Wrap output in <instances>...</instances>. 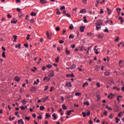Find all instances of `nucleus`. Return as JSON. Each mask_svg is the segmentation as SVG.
<instances>
[{
  "label": "nucleus",
  "instance_id": "nucleus-1",
  "mask_svg": "<svg viewBox=\"0 0 124 124\" xmlns=\"http://www.w3.org/2000/svg\"><path fill=\"white\" fill-rule=\"evenodd\" d=\"M54 76H55V72H54L53 71H52L48 75V77H49V78L48 79L47 82H49L50 81V78H51V77H54Z\"/></svg>",
  "mask_w": 124,
  "mask_h": 124
},
{
  "label": "nucleus",
  "instance_id": "nucleus-2",
  "mask_svg": "<svg viewBox=\"0 0 124 124\" xmlns=\"http://www.w3.org/2000/svg\"><path fill=\"white\" fill-rule=\"evenodd\" d=\"M103 22H102V20L99 19L97 20L96 23H95L96 26H101L102 25Z\"/></svg>",
  "mask_w": 124,
  "mask_h": 124
},
{
  "label": "nucleus",
  "instance_id": "nucleus-3",
  "mask_svg": "<svg viewBox=\"0 0 124 124\" xmlns=\"http://www.w3.org/2000/svg\"><path fill=\"white\" fill-rule=\"evenodd\" d=\"M96 48H97V46H95L94 48V51L95 54H96V55H98L99 54V52H98V49H97Z\"/></svg>",
  "mask_w": 124,
  "mask_h": 124
},
{
  "label": "nucleus",
  "instance_id": "nucleus-4",
  "mask_svg": "<svg viewBox=\"0 0 124 124\" xmlns=\"http://www.w3.org/2000/svg\"><path fill=\"white\" fill-rule=\"evenodd\" d=\"M65 87H68V88H71L72 85H71V82H67L65 84Z\"/></svg>",
  "mask_w": 124,
  "mask_h": 124
},
{
  "label": "nucleus",
  "instance_id": "nucleus-5",
  "mask_svg": "<svg viewBox=\"0 0 124 124\" xmlns=\"http://www.w3.org/2000/svg\"><path fill=\"white\" fill-rule=\"evenodd\" d=\"M20 80L21 78H20V77L18 76H16L15 77V81H16V82H20Z\"/></svg>",
  "mask_w": 124,
  "mask_h": 124
},
{
  "label": "nucleus",
  "instance_id": "nucleus-6",
  "mask_svg": "<svg viewBox=\"0 0 124 124\" xmlns=\"http://www.w3.org/2000/svg\"><path fill=\"white\" fill-rule=\"evenodd\" d=\"M79 13H81L82 14H85L87 13V11H86V9H82L80 10Z\"/></svg>",
  "mask_w": 124,
  "mask_h": 124
},
{
  "label": "nucleus",
  "instance_id": "nucleus-7",
  "mask_svg": "<svg viewBox=\"0 0 124 124\" xmlns=\"http://www.w3.org/2000/svg\"><path fill=\"white\" fill-rule=\"evenodd\" d=\"M111 75V73L109 71H106L104 73L105 76H109Z\"/></svg>",
  "mask_w": 124,
  "mask_h": 124
},
{
  "label": "nucleus",
  "instance_id": "nucleus-8",
  "mask_svg": "<svg viewBox=\"0 0 124 124\" xmlns=\"http://www.w3.org/2000/svg\"><path fill=\"white\" fill-rule=\"evenodd\" d=\"M47 99H49V96H46V99L44 98H42L41 100H42L43 102H45V101H46V100Z\"/></svg>",
  "mask_w": 124,
  "mask_h": 124
},
{
  "label": "nucleus",
  "instance_id": "nucleus-9",
  "mask_svg": "<svg viewBox=\"0 0 124 124\" xmlns=\"http://www.w3.org/2000/svg\"><path fill=\"white\" fill-rule=\"evenodd\" d=\"M107 10L108 11V15H111V14H112V11L110 9H109V8H107Z\"/></svg>",
  "mask_w": 124,
  "mask_h": 124
},
{
  "label": "nucleus",
  "instance_id": "nucleus-10",
  "mask_svg": "<svg viewBox=\"0 0 124 124\" xmlns=\"http://www.w3.org/2000/svg\"><path fill=\"white\" fill-rule=\"evenodd\" d=\"M11 23L12 24H16L17 23V19H16V18H13L12 20Z\"/></svg>",
  "mask_w": 124,
  "mask_h": 124
},
{
  "label": "nucleus",
  "instance_id": "nucleus-11",
  "mask_svg": "<svg viewBox=\"0 0 124 124\" xmlns=\"http://www.w3.org/2000/svg\"><path fill=\"white\" fill-rule=\"evenodd\" d=\"M79 30L81 32H84V31L85 30V26H81Z\"/></svg>",
  "mask_w": 124,
  "mask_h": 124
},
{
  "label": "nucleus",
  "instance_id": "nucleus-12",
  "mask_svg": "<svg viewBox=\"0 0 124 124\" xmlns=\"http://www.w3.org/2000/svg\"><path fill=\"white\" fill-rule=\"evenodd\" d=\"M65 53L67 55H69V54H70V51L68 50V48H65Z\"/></svg>",
  "mask_w": 124,
  "mask_h": 124
},
{
  "label": "nucleus",
  "instance_id": "nucleus-13",
  "mask_svg": "<svg viewBox=\"0 0 124 124\" xmlns=\"http://www.w3.org/2000/svg\"><path fill=\"white\" fill-rule=\"evenodd\" d=\"M76 68V65L75 64L73 63L72 65L71 66V69H75Z\"/></svg>",
  "mask_w": 124,
  "mask_h": 124
},
{
  "label": "nucleus",
  "instance_id": "nucleus-14",
  "mask_svg": "<svg viewBox=\"0 0 124 124\" xmlns=\"http://www.w3.org/2000/svg\"><path fill=\"white\" fill-rule=\"evenodd\" d=\"M108 98H113L114 97V94L112 93H109V95L108 96Z\"/></svg>",
  "mask_w": 124,
  "mask_h": 124
},
{
  "label": "nucleus",
  "instance_id": "nucleus-15",
  "mask_svg": "<svg viewBox=\"0 0 124 124\" xmlns=\"http://www.w3.org/2000/svg\"><path fill=\"white\" fill-rule=\"evenodd\" d=\"M73 111V110H68L67 111V112L66 113V115H68V116H70V115H71V113Z\"/></svg>",
  "mask_w": 124,
  "mask_h": 124
},
{
  "label": "nucleus",
  "instance_id": "nucleus-16",
  "mask_svg": "<svg viewBox=\"0 0 124 124\" xmlns=\"http://www.w3.org/2000/svg\"><path fill=\"white\" fill-rule=\"evenodd\" d=\"M62 108L63 110H66V109H67V107L65 106V104H63L62 105Z\"/></svg>",
  "mask_w": 124,
  "mask_h": 124
},
{
  "label": "nucleus",
  "instance_id": "nucleus-17",
  "mask_svg": "<svg viewBox=\"0 0 124 124\" xmlns=\"http://www.w3.org/2000/svg\"><path fill=\"white\" fill-rule=\"evenodd\" d=\"M84 105H87V106H89L90 105V102L88 101L84 102L83 103Z\"/></svg>",
  "mask_w": 124,
  "mask_h": 124
},
{
  "label": "nucleus",
  "instance_id": "nucleus-18",
  "mask_svg": "<svg viewBox=\"0 0 124 124\" xmlns=\"http://www.w3.org/2000/svg\"><path fill=\"white\" fill-rule=\"evenodd\" d=\"M52 117H53V120H57V115H56V113H53L52 114Z\"/></svg>",
  "mask_w": 124,
  "mask_h": 124
},
{
  "label": "nucleus",
  "instance_id": "nucleus-19",
  "mask_svg": "<svg viewBox=\"0 0 124 124\" xmlns=\"http://www.w3.org/2000/svg\"><path fill=\"white\" fill-rule=\"evenodd\" d=\"M44 109H45V107H44V106H41L40 107V109L41 110V111H42V110H44Z\"/></svg>",
  "mask_w": 124,
  "mask_h": 124
},
{
  "label": "nucleus",
  "instance_id": "nucleus-20",
  "mask_svg": "<svg viewBox=\"0 0 124 124\" xmlns=\"http://www.w3.org/2000/svg\"><path fill=\"white\" fill-rule=\"evenodd\" d=\"M69 38H70V39L74 38V35L71 34H70Z\"/></svg>",
  "mask_w": 124,
  "mask_h": 124
},
{
  "label": "nucleus",
  "instance_id": "nucleus-21",
  "mask_svg": "<svg viewBox=\"0 0 124 124\" xmlns=\"http://www.w3.org/2000/svg\"><path fill=\"white\" fill-rule=\"evenodd\" d=\"M82 94L81 93H79L78 92L75 93L76 96H80Z\"/></svg>",
  "mask_w": 124,
  "mask_h": 124
},
{
  "label": "nucleus",
  "instance_id": "nucleus-22",
  "mask_svg": "<svg viewBox=\"0 0 124 124\" xmlns=\"http://www.w3.org/2000/svg\"><path fill=\"white\" fill-rule=\"evenodd\" d=\"M22 103H23V104H27V101L26 100V99H24L22 100Z\"/></svg>",
  "mask_w": 124,
  "mask_h": 124
},
{
  "label": "nucleus",
  "instance_id": "nucleus-23",
  "mask_svg": "<svg viewBox=\"0 0 124 124\" xmlns=\"http://www.w3.org/2000/svg\"><path fill=\"white\" fill-rule=\"evenodd\" d=\"M115 121H116V124H119V121H120V120L118 117H116L115 118Z\"/></svg>",
  "mask_w": 124,
  "mask_h": 124
},
{
  "label": "nucleus",
  "instance_id": "nucleus-24",
  "mask_svg": "<svg viewBox=\"0 0 124 124\" xmlns=\"http://www.w3.org/2000/svg\"><path fill=\"white\" fill-rule=\"evenodd\" d=\"M74 28V27L73 26V24H71L69 27V29H70V30H73Z\"/></svg>",
  "mask_w": 124,
  "mask_h": 124
},
{
  "label": "nucleus",
  "instance_id": "nucleus-25",
  "mask_svg": "<svg viewBox=\"0 0 124 124\" xmlns=\"http://www.w3.org/2000/svg\"><path fill=\"white\" fill-rule=\"evenodd\" d=\"M121 45H122V46H124V42H120L118 45V46L120 47L121 46Z\"/></svg>",
  "mask_w": 124,
  "mask_h": 124
},
{
  "label": "nucleus",
  "instance_id": "nucleus-26",
  "mask_svg": "<svg viewBox=\"0 0 124 124\" xmlns=\"http://www.w3.org/2000/svg\"><path fill=\"white\" fill-rule=\"evenodd\" d=\"M85 86H89V83L88 82H86L85 83H84L82 85V87L84 88Z\"/></svg>",
  "mask_w": 124,
  "mask_h": 124
},
{
  "label": "nucleus",
  "instance_id": "nucleus-27",
  "mask_svg": "<svg viewBox=\"0 0 124 124\" xmlns=\"http://www.w3.org/2000/svg\"><path fill=\"white\" fill-rule=\"evenodd\" d=\"M2 58H6V56H5V52H3L2 53Z\"/></svg>",
  "mask_w": 124,
  "mask_h": 124
},
{
  "label": "nucleus",
  "instance_id": "nucleus-28",
  "mask_svg": "<svg viewBox=\"0 0 124 124\" xmlns=\"http://www.w3.org/2000/svg\"><path fill=\"white\" fill-rule=\"evenodd\" d=\"M96 97L98 100H100V98H101V96H100V95L98 94L97 95Z\"/></svg>",
  "mask_w": 124,
  "mask_h": 124
},
{
  "label": "nucleus",
  "instance_id": "nucleus-29",
  "mask_svg": "<svg viewBox=\"0 0 124 124\" xmlns=\"http://www.w3.org/2000/svg\"><path fill=\"white\" fill-rule=\"evenodd\" d=\"M46 35L48 39H51V36H50L49 33H48V31L46 32Z\"/></svg>",
  "mask_w": 124,
  "mask_h": 124
},
{
  "label": "nucleus",
  "instance_id": "nucleus-30",
  "mask_svg": "<svg viewBox=\"0 0 124 124\" xmlns=\"http://www.w3.org/2000/svg\"><path fill=\"white\" fill-rule=\"evenodd\" d=\"M31 16H36V14L35 13H33V12H32L31 14Z\"/></svg>",
  "mask_w": 124,
  "mask_h": 124
},
{
  "label": "nucleus",
  "instance_id": "nucleus-31",
  "mask_svg": "<svg viewBox=\"0 0 124 124\" xmlns=\"http://www.w3.org/2000/svg\"><path fill=\"white\" fill-rule=\"evenodd\" d=\"M106 109H108V110H112V108H111L110 107H109V106H106Z\"/></svg>",
  "mask_w": 124,
  "mask_h": 124
},
{
  "label": "nucleus",
  "instance_id": "nucleus-32",
  "mask_svg": "<svg viewBox=\"0 0 124 124\" xmlns=\"http://www.w3.org/2000/svg\"><path fill=\"white\" fill-rule=\"evenodd\" d=\"M46 118H48V117L49 118H51V115H50V114H49V113H46Z\"/></svg>",
  "mask_w": 124,
  "mask_h": 124
},
{
  "label": "nucleus",
  "instance_id": "nucleus-33",
  "mask_svg": "<svg viewBox=\"0 0 124 124\" xmlns=\"http://www.w3.org/2000/svg\"><path fill=\"white\" fill-rule=\"evenodd\" d=\"M79 51L83 52L84 51V46L80 47Z\"/></svg>",
  "mask_w": 124,
  "mask_h": 124
},
{
  "label": "nucleus",
  "instance_id": "nucleus-34",
  "mask_svg": "<svg viewBox=\"0 0 124 124\" xmlns=\"http://www.w3.org/2000/svg\"><path fill=\"white\" fill-rule=\"evenodd\" d=\"M16 48H21V44L16 46Z\"/></svg>",
  "mask_w": 124,
  "mask_h": 124
},
{
  "label": "nucleus",
  "instance_id": "nucleus-35",
  "mask_svg": "<svg viewBox=\"0 0 124 124\" xmlns=\"http://www.w3.org/2000/svg\"><path fill=\"white\" fill-rule=\"evenodd\" d=\"M59 60H60V57H57L55 59L56 62H59Z\"/></svg>",
  "mask_w": 124,
  "mask_h": 124
},
{
  "label": "nucleus",
  "instance_id": "nucleus-36",
  "mask_svg": "<svg viewBox=\"0 0 124 124\" xmlns=\"http://www.w3.org/2000/svg\"><path fill=\"white\" fill-rule=\"evenodd\" d=\"M14 119H15V117H13L12 118H11V116L9 117L10 121H13V120H14Z\"/></svg>",
  "mask_w": 124,
  "mask_h": 124
},
{
  "label": "nucleus",
  "instance_id": "nucleus-37",
  "mask_svg": "<svg viewBox=\"0 0 124 124\" xmlns=\"http://www.w3.org/2000/svg\"><path fill=\"white\" fill-rule=\"evenodd\" d=\"M82 115H83L84 118H86V116H87V114H86V112H82Z\"/></svg>",
  "mask_w": 124,
  "mask_h": 124
},
{
  "label": "nucleus",
  "instance_id": "nucleus-38",
  "mask_svg": "<svg viewBox=\"0 0 124 124\" xmlns=\"http://www.w3.org/2000/svg\"><path fill=\"white\" fill-rule=\"evenodd\" d=\"M63 9H65V6H62V7H61L60 10H62Z\"/></svg>",
  "mask_w": 124,
  "mask_h": 124
},
{
  "label": "nucleus",
  "instance_id": "nucleus-39",
  "mask_svg": "<svg viewBox=\"0 0 124 124\" xmlns=\"http://www.w3.org/2000/svg\"><path fill=\"white\" fill-rule=\"evenodd\" d=\"M25 120H27V121H30V120H31V117H25Z\"/></svg>",
  "mask_w": 124,
  "mask_h": 124
},
{
  "label": "nucleus",
  "instance_id": "nucleus-40",
  "mask_svg": "<svg viewBox=\"0 0 124 124\" xmlns=\"http://www.w3.org/2000/svg\"><path fill=\"white\" fill-rule=\"evenodd\" d=\"M46 67H47L48 68H52V65L48 64L47 65H46Z\"/></svg>",
  "mask_w": 124,
  "mask_h": 124
},
{
  "label": "nucleus",
  "instance_id": "nucleus-41",
  "mask_svg": "<svg viewBox=\"0 0 124 124\" xmlns=\"http://www.w3.org/2000/svg\"><path fill=\"white\" fill-rule=\"evenodd\" d=\"M48 77H46L44 78V81H48Z\"/></svg>",
  "mask_w": 124,
  "mask_h": 124
},
{
  "label": "nucleus",
  "instance_id": "nucleus-42",
  "mask_svg": "<svg viewBox=\"0 0 124 124\" xmlns=\"http://www.w3.org/2000/svg\"><path fill=\"white\" fill-rule=\"evenodd\" d=\"M70 76L72 78H73V77H74V74H73V73H71V74H70Z\"/></svg>",
  "mask_w": 124,
  "mask_h": 124
},
{
  "label": "nucleus",
  "instance_id": "nucleus-43",
  "mask_svg": "<svg viewBox=\"0 0 124 124\" xmlns=\"http://www.w3.org/2000/svg\"><path fill=\"white\" fill-rule=\"evenodd\" d=\"M119 39L120 38H119V37H117L115 39L114 41L117 42V41H119Z\"/></svg>",
  "mask_w": 124,
  "mask_h": 124
},
{
  "label": "nucleus",
  "instance_id": "nucleus-44",
  "mask_svg": "<svg viewBox=\"0 0 124 124\" xmlns=\"http://www.w3.org/2000/svg\"><path fill=\"white\" fill-rule=\"evenodd\" d=\"M53 90H55V88H54V87L52 86L50 89V92H53Z\"/></svg>",
  "mask_w": 124,
  "mask_h": 124
},
{
  "label": "nucleus",
  "instance_id": "nucleus-45",
  "mask_svg": "<svg viewBox=\"0 0 124 124\" xmlns=\"http://www.w3.org/2000/svg\"><path fill=\"white\" fill-rule=\"evenodd\" d=\"M20 108H21V110H26V108H25V107L20 106Z\"/></svg>",
  "mask_w": 124,
  "mask_h": 124
},
{
  "label": "nucleus",
  "instance_id": "nucleus-46",
  "mask_svg": "<svg viewBox=\"0 0 124 124\" xmlns=\"http://www.w3.org/2000/svg\"><path fill=\"white\" fill-rule=\"evenodd\" d=\"M90 115H91V112L90 111H88L87 113H86V116H90Z\"/></svg>",
  "mask_w": 124,
  "mask_h": 124
},
{
  "label": "nucleus",
  "instance_id": "nucleus-47",
  "mask_svg": "<svg viewBox=\"0 0 124 124\" xmlns=\"http://www.w3.org/2000/svg\"><path fill=\"white\" fill-rule=\"evenodd\" d=\"M96 86H97V87H98V88H100V84L99 82L96 83Z\"/></svg>",
  "mask_w": 124,
  "mask_h": 124
},
{
  "label": "nucleus",
  "instance_id": "nucleus-48",
  "mask_svg": "<svg viewBox=\"0 0 124 124\" xmlns=\"http://www.w3.org/2000/svg\"><path fill=\"white\" fill-rule=\"evenodd\" d=\"M87 0H82V1L84 3V4H87Z\"/></svg>",
  "mask_w": 124,
  "mask_h": 124
},
{
  "label": "nucleus",
  "instance_id": "nucleus-49",
  "mask_svg": "<svg viewBox=\"0 0 124 124\" xmlns=\"http://www.w3.org/2000/svg\"><path fill=\"white\" fill-rule=\"evenodd\" d=\"M61 101H62V102H63V101H64V98L63 97V96H61Z\"/></svg>",
  "mask_w": 124,
  "mask_h": 124
},
{
  "label": "nucleus",
  "instance_id": "nucleus-50",
  "mask_svg": "<svg viewBox=\"0 0 124 124\" xmlns=\"http://www.w3.org/2000/svg\"><path fill=\"white\" fill-rule=\"evenodd\" d=\"M31 90L32 91H35V87H33V86L31 87Z\"/></svg>",
  "mask_w": 124,
  "mask_h": 124
},
{
  "label": "nucleus",
  "instance_id": "nucleus-51",
  "mask_svg": "<svg viewBox=\"0 0 124 124\" xmlns=\"http://www.w3.org/2000/svg\"><path fill=\"white\" fill-rule=\"evenodd\" d=\"M107 110H105V112H104V115H105V116H107Z\"/></svg>",
  "mask_w": 124,
  "mask_h": 124
},
{
  "label": "nucleus",
  "instance_id": "nucleus-52",
  "mask_svg": "<svg viewBox=\"0 0 124 124\" xmlns=\"http://www.w3.org/2000/svg\"><path fill=\"white\" fill-rule=\"evenodd\" d=\"M122 10V9H121L120 8H116V11H121Z\"/></svg>",
  "mask_w": 124,
  "mask_h": 124
},
{
  "label": "nucleus",
  "instance_id": "nucleus-53",
  "mask_svg": "<svg viewBox=\"0 0 124 124\" xmlns=\"http://www.w3.org/2000/svg\"><path fill=\"white\" fill-rule=\"evenodd\" d=\"M30 34L27 35V37H26V39L27 40H29V39H30Z\"/></svg>",
  "mask_w": 124,
  "mask_h": 124
},
{
  "label": "nucleus",
  "instance_id": "nucleus-54",
  "mask_svg": "<svg viewBox=\"0 0 124 124\" xmlns=\"http://www.w3.org/2000/svg\"><path fill=\"white\" fill-rule=\"evenodd\" d=\"M105 3V0H103L102 1L100 2V4Z\"/></svg>",
  "mask_w": 124,
  "mask_h": 124
},
{
  "label": "nucleus",
  "instance_id": "nucleus-55",
  "mask_svg": "<svg viewBox=\"0 0 124 124\" xmlns=\"http://www.w3.org/2000/svg\"><path fill=\"white\" fill-rule=\"evenodd\" d=\"M105 32H109V30H108V29L106 28L105 31Z\"/></svg>",
  "mask_w": 124,
  "mask_h": 124
},
{
  "label": "nucleus",
  "instance_id": "nucleus-56",
  "mask_svg": "<svg viewBox=\"0 0 124 124\" xmlns=\"http://www.w3.org/2000/svg\"><path fill=\"white\" fill-rule=\"evenodd\" d=\"M24 46H25V47H26V48H28V47H29L28 44H24Z\"/></svg>",
  "mask_w": 124,
  "mask_h": 124
},
{
  "label": "nucleus",
  "instance_id": "nucleus-57",
  "mask_svg": "<svg viewBox=\"0 0 124 124\" xmlns=\"http://www.w3.org/2000/svg\"><path fill=\"white\" fill-rule=\"evenodd\" d=\"M16 10L18 12H21V9L19 8H17Z\"/></svg>",
  "mask_w": 124,
  "mask_h": 124
},
{
  "label": "nucleus",
  "instance_id": "nucleus-58",
  "mask_svg": "<svg viewBox=\"0 0 124 124\" xmlns=\"http://www.w3.org/2000/svg\"><path fill=\"white\" fill-rule=\"evenodd\" d=\"M41 3H45V0H40Z\"/></svg>",
  "mask_w": 124,
  "mask_h": 124
},
{
  "label": "nucleus",
  "instance_id": "nucleus-59",
  "mask_svg": "<svg viewBox=\"0 0 124 124\" xmlns=\"http://www.w3.org/2000/svg\"><path fill=\"white\" fill-rule=\"evenodd\" d=\"M63 42H64V41H62V40H60L59 41V43L60 44H62V43H63Z\"/></svg>",
  "mask_w": 124,
  "mask_h": 124
},
{
  "label": "nucleus",
  "instance_id": "nucleus-60",
  "mask_svg": "<svg viewBox=\"0 0 124 124\" xmlns=\"http://www.w3.org/2000/svg\"><path fill=\"white\" fill-rule=\"evenodd\" d=\"M32 117H33L34 118H36V114H35V113L33 114Z\"/></svg>",
  "mask_w": 124,
  "mask_h": 124
},
{
  "label": "nucleus",
  "instance_id": "nucleus-61",
  "mask_svg": "<svg viewBox=\"0 0 124 124\" xmlns=\"http://www.w3.org/2000/svg\"><path fill=\"white\" fill-rule=\"evenodd\" d=\"M60 31V27H57L56 28V31Z\"/></svg>",
  "mask_w": 124,
  "mask_h": 124
},
{
  "label": "nucleus",
  "instance_id": "nucleus-62",
  "mask_svg": "<svg viewBox=\"0 0 124 124\" xmlns=\"http://www.w3.org/2000/svg\"><path fill=\"white\" fill-rule=\"evenodd\" d=\"M47 90H48V86H46L45 87L44 90L45 91H47Z\"/></svg>",
  "mask_w": 124,
  "mask_h": 124
},
{
  "label": "nucleus",
  "instance_id": "nucleus-63",
  "mask_svg": "<svg viewBox=\"0 0 124 124\" xmlns=\"http://www.w3.org/2000/svg\"><path fill=\"white\" fill-rule=\"evenodd\" d=\"M99 29H100V27H98V26L96 27V31H99Z\"/></svg>",
  "mask_w": 124,
  "mask_h": 124
},
{
  "label": "nucleus",
  "instance_id": "nucleus-64",
  "mask_svg": "<svg viewBox=\"0 0 124 124\" xmlns=\"http://www.w3.org/2000/svg\"><path fill=\"white\" fill-rule=\"evenodd\" d=\"M13 37H14V39H17V35H15L13 36Z\"/></svg>",
  "mask_w": 124,
  "mask_h": 124
}]
</instances>
